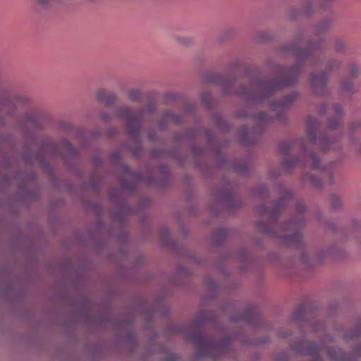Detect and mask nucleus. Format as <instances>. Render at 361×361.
Returning <instances> with one entry per match:
<instances>
[{"instance_id": "f257e3e1", "label": "nucleus", "mask_w": 361, "mask_h": 361, "mask_svg": "<svg viewBox=\"0 0 361 361\" xmlns=\"http://www.w3.org/2000/svg\"><path fill=\"white\" fill-rule=\"evenodd\" d=\"M298 67H280L274 78L259 82L252 79L248 87L244 85L234 90L235 79H225L217 76L215 83L223 88L225 94H236L244 97L249 102L262 103L269 98L276 91L295 84L299 75Z\"/></svg>"}, {"instance_id": "f03ea898", "label": "nucleus", "mask_w": 361, "mask_h": 361, "mask_svg": "<svg viewBox=\"0 0 361 361\" xmlns=\"http://www.w3.org/2000/svg\"><path fill=\"white\" fill-rule=\"evenodd\" d=\"M297 94L291 93L286 95L282 99L272 102L270 104L271 109L276 112L274 117L269 116L264 111H260L255 115H248L247 114H238V117H252L259 126L269 123L274 120L283 121L286 119L285 113L291 104L296 99Z\"/></svg>"}, {"instance_id": "7ed1b4c3", "label": "nucleus", "mask_w": 361, "mask_h": 361, "mask_svg": "<svg viewBox=\"0 0 361 361\" xmlns=\"http://www.w3.org/2000/svg\"><path fill=\"white\" fill-rule=\"evenodd\" d=\"M189 339L196 345L201 356L225 354L228 353L229 350V339L224 338L215 342L205 336L200 331L191 333L189 336Z\"/></svg>"}, {"instance_id": "20e7f679", "label": "nucleus", "mask_w": 361, "mask_h": 361, "mask_svg": "<svg viewBox=\"0 0 361 361\" xmlns=\"http://www.w3.org/2000/svg\"><path fill=\"white\" fill-rule=\"evenodd\" d=\"M144 108H140L138 111H133L130 108L123 106L118 108V113L127 123V130L129 135L135 140H138L140 123L144 113Z\"/></svg>"}, {"instance_id": "39448f33", "label": "nucleus", "mask_w": 361, "mask_h": 361, "mask_svg": "<svg viewBox=\"0 0 361 361\" xmlns=\"http://www.w3.org/2000/svg\"><path fill=\"white\" fill-rule=\"evenodd\" d=\"M305 224V219L300 218L291 220L285 225L286 231H294L292 234H286L283 236L282 242L285 246L300 250L302 252H305L304 243L300 233V230Z\"/></svg>"}, {"instance_id": "423d86ee", "label": "nucleus", "mask_w": 361, "mask_h": 361, "mask_svg": "<svg viewBox=\"0 0 361 361\" xmlns=\"http://www.w3.org/2000/svg\"><path fill=\"white\" fill-rule=\"evenodd\" d=\"M319 128V123L317 118L309 117L306 122L307 138L312 145H319L324 152L338 149L340 144L337 140H329L326 137H322L317 140V130Z\"/></svg>"}, {"instance_id": "0eeeda50", "label": "nucleus", "mask_w": 361, "mask_h": 361, "mask_svg": "<svg viewBox=\"0 0 361 361\" xmlns=\"http://www.w3.org/2000/svg\"><path fill=\"white\" fill-rule=\"evenodd\" d=\"M292 348L298 354L314 357L311 361H323L318 355L323 352V348L307 341H301L292 345Z\"/></svg>"}, {"instance_id": "6e6552de", "label": "nucleus", "mask_w": 361, "mask_h": 361, "mask_svg": "<svg viewBox=\"0 0 361 361\" xmlns=\"http://www.w3.org/2000/svg\"><path fill=\"white\" fill-rule=\"evenodd\" d=\"M321 47V42L311 43L307 49H302L298 45H292L288 51H290L299 62L313 60L315 54Z\"/></svg>"}, {"instance_id": "1a4fd4ad", "label": "nucleus", "mask_w": 361, "mask_h": 361, "mask_svg": "<svg viewBox=\"0 0 361 361\" xmlns=\"http://www.w3.org/2000/svg\"><path fill=\"white\" fill-rule=\"evenodd\" d=\"M328 77L326 73L321 75L313 73L310 77V83L317 94L324 95L326 93Z\"/></svg>"}, {"instance_id": "9d476101", "label": "nucleus", "mask_w": 361, "mask_h": 361, "mask_svg": "<svg viewBox=\"0 0 361 361\" xmlns=\"http://www.w3.org/2000/svg\"><path fill=\"white\" fill-rule=\"evenodd\" d=\"M235 320L243 321L255 327H260L261 315L252 307L247 308Z\"/></svg>"}, {"instance_id": "9b49d317", "label": "nucleus", "mask_w": 361, "mask_h": 361, "mask_svg": "<svg viewBox=\"0 0 361 361\" xmlns=\"http://www.w3.org/2000/svg\"><path fill=\"white\" fill-rule=\"evenodd\" d=\"M348 73L349 74V77L342 81L341 90L344 92L351 93L355 91V88L353 85V80L357 77L358 70L354 64H351L348 68Z\"/></svg>"}, {"instance_id": "f8f14e48", "label": "nucleus", "mask_w": 361, "mask_h": 361, "mask_svg": "<svg viewBox=\"0 0 361 361\" xmlns=\"http://www.w3.org/2000/svg\"><path fill=\"white\" fill-rule=\"evenodd\" d=\"M301 145L302 146V156L306 159L304 161V166H309L312 169H320L324 170V169L320 166L319 159L318 156L313 152H307L304 148V142H301Z\"/></svg>"}, {"instance_id": "ddd939ff", "label": "nucleus", "mask_w": 361, "mask_h": 361, "mask_svg": "<svg viewBox=\"0 0 361 361\" xmlns=\"http://www.w3.org/2000/svg\"><path fill=\"white\" fill-rule=\"evenodd\" d=\"M326 353L331 361H352L350 355L340 348H326Z\"/></svg>"}, {"instance_id": "4468645a", "label": "nucleus", "mask_w": 361, "mask_h": 361, "mask_svg": "<svg viewBox=\"0 0 361 361\" xmlns=\"http://www.w3.org/2000/svg\"><path fill=\"white\" fill-rule=\"evenodd\" d=\"M96 97L99 102L104 103L106 106L113 104L116 99V96L114 93L107 92L104 88L99 89L97 91Z\"/></svg>"}, {"instance_id": "2eb2a0df", "label": "nucleus", "mask_w": 361, "mask_h": 361, "mask_svg": "<svg viewBox=\"0 0 361 361\" xmlns=\"http://www.w3.org/2000/svg\"><path fill=\"white\" fill-rule=\"evenodd\" d=\"M333 110L336 115L335 117L331 118L328 121V128L329 130H334L338 126L340 118L343 115V109L339 104H334Z\"/></svg>"}, {"instance_id": "dca6fc26", "label": "nucleus", "mask_w": 361, "mask_h": 361, "mask_svg": "<svg viewBox=\"0 0 361 361\" xmlns=\"http://www.w3.org/2000/svg\"><path fill=\"white\" fill-rule=\"evenodd\" d=\"M250 135V132L246 126H243L240 129V142L243 145H252L255 143V140L247 137Z\"/></svg>"}, {"instance_id": "f3484780", "label": "nucleus", "mask_w": 361, "mask_h": 361, "mask_svg": "<svg viewBox=\"0 0 361 361\" xmlns=\"http://www.w3.org/2000/svg\"><path fill=\"white\" fill-rule=\"evenodd\" d=\"M295 145V143L293 142H283L279 145V149L282 154L286 155L293 151Z\"/></svg>"}, {"instance_id": "a211bd4d", "label": "nucleus", "mask_w": 361, "mask_h": 361, "mask_svg": "<svg viewBox=\"0 0 361 361\" xmlns=\"http://www.w3.org/2000/svg\"><path fill=\"white\" fill-rule=\"evenodd\" d=\"M164 118L167 121H172L175 123H180L181 121V118L180 116H178V115H176L174 114L172 111H166L164 112Z\"/></svg>"}, {"instance_id": "6ab92c4d", "label": "nucleus", "mask_w": 361, "mask_h": 361, "mask_svg": "<svg viewBox=\"0 0 361 361\" xmlns=\"http://www.w3.org/2000/svg\"><path fill=\"white\" fill-rule=\"evenodd\" d=\"M298 162L297 159H285L283 161V166L287 169L290 170L293 167H294Z\"/></svg>"}, {"instance_id": "aec40b11", "label": "nucleus", "mask_w": 361, "mask_h": 361, "mask_svg": "<svg viewBox=\"0 0 361 361\" xmlns=\"http://www.w3.org/2000/svg\"><path fill=\"white\" fill-rule=\"evenodd\" d=\"M141 97V92L137 90H131L128 92V97L132 101H140Z\"/></svg>"}, {"instance_id": "412c9836", "label": "nucleus", "mask_w": 361, "mask_h": 361, "mask_svg": "<svg viewBox=\"0 0 361 361\" xmlns=\"http://www.w3.org/2000/svg\"><path fill=\"white\" fill-rule=\"evenodd\" d=\"M305 316V310L303 306H300L293 314V320L298 322Z\"/></svg>"}, {"instance_id": "4be33fe9", "label": "nucleus", "mask_w": 361, "mask_h": 361, "mask_svg": "<svg viewBox=\"0 0 361 361\" xmlns=\"http://www.w3.org/2000/svg\"><path fill=\"white\" fill-rule=\"evenodd\" d=\"M260 230L264 233L272 236V237H276L275 231L269 226V225H264L260 226Z\"/></svg>"}, {"instance_id": "5701e85b", "label": "nucleus", "mask_w": 361, "mask_h": 361, "mask_svg": "<svg viewBox=\"0 0 361 361\" xmlns=\"http://www.w3.org/2000/svg\"><path fill=\"white\" fill-rule=\"evenodd\" d=\"M310 180L311 184L314 187L319 188L322 185V180L318 177L311 176L310 177Z\"/></svg>"}, {"instance_id": "b1692460", "label": "nucleus", "mask_w": 361, "mask_h": 361, "mask_svg": "<svg viewBox=\"0 0 361 361\" xmlns=\"http://www.w3.org/2000/svg\"><path fill=\"white\" fill-rule=\"evenodd\" d=\"M339 66V63L336 61H330L326 64V71L330 72L333 71L334 68H337Z\"/></svg>"}, {"instance_id": "393cba45", "label": "nucleus", "mask_w": 361, "mask_h": 361, "mask_svg": "<svg viewBox=\"0 0 361 361\" xmlns=\"http://www.w3.org/2000/svg\"><path fill=\"white\" fill-rule=\"evenodd\" d=\"M63 144L69 152H71V154H75V149L68 140H63Z\"/></svg>"}, {"instance_id": "a878e982", "label": "nucleus", "mask_w": 361, "mask_h": 361, "mask_svg": "<svg viewBox=\"0 0 361 361\" xmlns=\"http://www.w3.org/2000/svg\"><path fill=\"white\" fill-rule=\"evenodd\" d=\"M310 326L312 330L315 331H321L324 328V324L323 323H319L317 325L311 323Z\"/></svg>"}, {"instance_id": "bb28decb", "label": "nucleus", "mask_w": 361, "mask_h": 361, "mask_svg": "<svg viewBox=\"0 0 361 361\" xmlns=\"http://www.w3.org/2000/svg\"><path fill=\"white\" fill-rule=\"evenodd\" d=\"M360 334H361V331H356L355 332H353L352 334H348L345 337L346 338L348 339H350V338H353L354 337H356V336H358Z\"/></svg>"}, {"instance_id": "cd10ccee", "label": "nucleus", "mask_w": 361, "mask_h": 361, "mask_svg": "<svg viewBox=\"0 0 361 361\" xmlns=\"http://www.w3.org/2000/svg\"><path fill=\"white\" fill-rule=\"evenodd\" d=\"M165 361H179V360L176 355L171 354L166 357Z\"/></svg>"}, {"instance_id": "c85d7f7f", "label": "nucleus", "mask_w": 361, "mask_h": 361, "mask_svg": "<svg viewBox=\"0 0 361 361\" xmlns=\"http://www.w3.org/2000/svg\"><path fill=\"white\" fill-rule=\"evenodd\" d=\"M156 109V106L154 104H149L147 107V111L149 113H152Z\"/></svg>"}, {"instance_id": "c756f323", "label": "nucleus", "mask_w": 361, "mask_h": 361, "mask_svg": "<svg viewBox=\"0 0 361 361\" xmlns=\"http://www.w3.org/2000/svg\"><path fill=\"white\" fill-rule=\"evenodd\" d=\"M101 118L103 121H108L110 120V116L104 112L101 114Z\"/></svg>"}, {"instance_id": "7c9ffc66", "label": "nucleus", "mask_w": 361, "mask_h": 361, "mask_svg": "<svg viewBox=\"0 0 361 361\" xmlns=\"http://www.w3.org/2000/svg\"><path fill=\"white\" fill-rule=\"evenodd\" d=\"M258 212L261 214H264L269 213V211L267 210V209L264 207H259V209H258Z\"/></svg>"}, {"instance_id": "2f4dec72", "label": "nucleus", "mask_w": 361, "mask_h": 361, "mask_svg": "<svg viewBox=\"0 0 361 361\" xmlns=\"http://www.w3.org/2000/svg\"><path fill=\"white\" fill-rule=\"evenodd\" d=\"M297 211L300 213H302L304 211H305V207L302 204H298L297 206Z\"/></svg>"}, {"instance_id": "473e14b6", "label": "nucleus", "mask_w": 361, "mask_h": 361, "mask_svg": "<svg viewBox=\"0 0 361 361\" xmlns=\"http://www.w3.org/2000/svg\"><path fill=\"white\" fill-rule=\"evenodd\" d=\"M210 98V95L209 93H203L202 94V99L203 101L207 102Z\"/></svg>"}, {"instance_id": "72a5a7b5", "label": "nucleus", "mask_w": 361, "mask_h": 361, "mask_svg": "<svg viewBox=\"0 0 361 361\" xmlns=\"http://www.w3.org/2000/svg\"><path fill=\"white\" fill-rule=\"evenodd\" d=\"M327 110V106L326 104H323L322 105L321 108H320V111L321 113L324 114V112H326V111Z\"/></svg>"}, {"instance_id": "f704fd0d", "label": "nucleus", "mask_w": 361, "mask_h": 361, "mask_svg": "<svg viewBox=\"0 0 361 361\" xmlns=\"http://www.w3.org/2000/svg\"><path fill=\"white\" fill-rule=\"evenodd\" d=\"M262 131V129L256 128V129L252 130V132L250 133L251 134H255L257 132L259 134H261Z\"/></svg>"}, {"instance_id": "c9c22d12", "label": "nucleus", "mask_w": 361, "mask_h": 361, "mask_svg": "<svg viewBox=\"0 0 361 361\" xmlns=\"http://www.w3.org/2000/svg\"><path fill=\"white\" fill-rule=\"evenodd\" d=\"M219 233L221 235H225L226 233V230L224 228H221L219 230Z\"/></svg>"}, {"instance_id": "e433bc0d", "label": "nucleus", "mask_w": 361, "mask_h": 361, "mask_svg": "<svg viewBox=\"0 0 361 361\" xmlns=\"http://www.w3.org/2000/svg\"><path fill=\"white\" fill-rule=\"evenodd\" d=\"M355 354L361 355V347H359L355 350Z\"/></svg>"}, {"instance_id": "4c0bfd02", "label": "nucleus", "mask_w": 361, "mask_h": 361, "mask_svg": "<svg viewBox=\"0 0 361 361\" xmlns=\"http://www.w3.org/2000/svg\"><path fill=\"white\" fill-rule=\"evenodd\" d=\"M159 128L160 130H164L165 128V126L164 125L163 123L160 122L159 124Z\"/></svg>"}, {"instance_id": "58836bf2", "label": "nucleus", "mask_w": 361, "mask_h": 361, "mask_svg": "<svg viewBox=\"0 0 361 361\" xmlns=\"http://www.w3.org/2000/svg\"><path fill=\"white\" fill-rule=\"evenodd\" d=\"M276 361H288V359L286 356H285L281 360L279 357H277Z\"/></svg>"}, {"instance_id": "ea45409f", "label": "nucleus", "mask_w": 361, "mask_h": 361, "mask_svg": "<svg viewBox=\"0 0 361 361\" xmlns=\"http://www.w3.org/2000/svg\"><path fill=\"white\" fill-rule=\"evenodd\" d=\"M40 4H46L49 0H37Z\"/></svg>"}, {"instance_id": "a19ab883", "label": "nucleus", "mask_w": 361, "mask_h": 361, "mask_svg": "<svg viewBox=\"0 0 361 361\" xmlns=\"http://www.w3.org/2000/svg\"><path fill=\"white\" fill-rule=\"evenodd\" d=\"M289 335H290L289 334H280V336H281V337H287Z\"/></svg>"}, {"instance_id": "79ce46f5", "label": "nucleus", "mask_w": 361, "mask_h": 361, "mask_svg": "<svg viewBox=\"0 0 361 361\" xmlns=\"http://www.w3.org/2000/svg\"><path fill=\"white\" fill-rule=\"evenodd\" d=\"M329 181H330L331 183H334L333 180H332V174H331V173L329 175Z\"/></svg>"}, {"instance_id": "37998d69", "label": "nucleus", "mask_w": 361, "mask_h": 361, "mask_svg": "<svg viewBox=\"0 0 361 361\" xmlns=\"http://www.w3.org/2000/svg\"><path fill=\"white\" fill-rule=\"evenodd\" d=\"M149 139L150 140H154V138L153 137V136H152V135H149Z\"/></svg>"}, {"instance_id": "c03bdc74", "label": "nucleus", "mask_w": 361, "mask_h": 361, "mask_svg": "<svg viewBox=\"0 0 361 361\" xmlns=\"http://www.w3.org/2000/svg\"><path fill=\"white\" fill-rule=\"evenodd\" d=\"M332 206H333V207H334V208H336V207H337V205L336 204V203H335L334 202H333V205H332Z\"/></svg>"}, {"instance_id": "a18cd8bd", "label": "nucleus", "mask_w": 361, "mask_h": 361, "mask_svg": "<svg viewBox=\"0 0 361 361\" xmlns=\"http://www.w3.org/2000/svg\"><path fill=\"white\" fill-rule=\"evenodd\" d=\"M302 261L303 262H305V259H304V257H302Z\"/></svg>"}, {"instance_id": "49530a36", "label": "nucleus", "mask_w": 361, "mask_h": 361, "mask_svg": "<svg viewBox=\"0 0 361 361\" xmlns=\"http://www.w3.org/2000/svg\"><path fill=\"white\" fill-rule=\"evenodd\" d=\"M279 206H277V207H276V212H277V211H278V209H279Z\"/></svg>"}]
</instances>
